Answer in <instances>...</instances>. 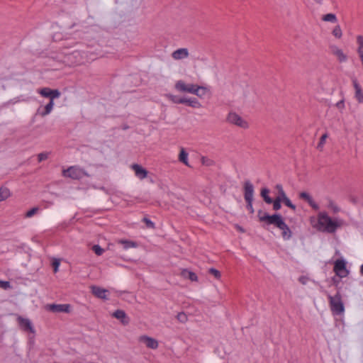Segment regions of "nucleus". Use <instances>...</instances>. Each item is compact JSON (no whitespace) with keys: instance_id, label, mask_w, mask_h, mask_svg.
Instances as JSON below:
<instances>
[{"instance_id":"1","label":"nucleus","mask_w":363,"mask_h":363,"mask_svg":"<svg viewBox=\"0 0 363 363\" xmlns=\"http://www.w3.org/2000/svg\"><path fill=\"white\" fill-rule=\"evenodd\" d=\"M257 218L262 226L274 225L281 230V235L284 240H289L292 236V232L287 224L284 222L283 217L279 213L269 215L262 210L257 211Z\"/></svg>"},{"instance_id":"2","label":"nucleus","mask_w":363,"mask_h":363,"mask_svg":"<svg viewBox=\"0 0 363 363\" xmlns=\"http://www.w3.org/2000/svg\"><path fill=\"white\" fill-rule=\"evenodd\" d=\"M342 225V220H333L326 212H320L318 216L316 228L321 232L334 233Z\"/></svg>"},{"instance_id":"3","label":"nucleus","mask_w":363,"mask_h":363,"mask_svg":"<svg viewBox=\"0 0 363 363\" xmlns=\"http://www.w3.org/2000/svg\"><path fill=\"white\" fill-rule=\"evenodd\" d=\"M327 296L329 301V306L332 314L333 315H340L343 314L345 312V306L340 292L337 291L334 296H331L328 294Z\"/></svg>"},{"instance_id":"4","label":"nucleus","mask_w":363,"mask_h":363,"mask_svg":"<svg viewBox=\"0 0 363 363\" xmlns=\"http://www.w3.org/2000/svg\"><path fill=\"white\" fill-rule=\"evenodd\" d=\"M244 190V199L246 202V208L250 212V213L253 214L255 212L252 202H253V196H254V186L252 184L247 180L244 182L243 186Z\"/></svg>"},{"instance_id":"5","label":"nucleus","mask_w":363,"mask_h":363,"mask_svg":"<svg viewBox=\"0 0 363 363\" xmlns=\"http://www.w3.org/2000/svg\"><path fill=\"white\" fill-rule=\"evenodd\" d=\"M62 174L64 177H69L73 179H80L84 176H87V174L83 169L75 166L69 167L67 169L63 170Z\"/></svg>"},{"instance_id":"6","label":"nucleus","mask_w":363,"mask_h":363,"mask_svg":"<svg viewBox=\"0 0 363 363\" xmlns=\"http://www.w3.org/2000/svg\"><path fill=\"white\" fill-rule=\"evenodd\" d=\"M175 89L180 92H187L190 94L196 93L199 89V85L193 84H186L182 80H179L175 84Z\"/></svg>"},{"instance_id":"7","label":"nucleus","mask_w":363,"mask_h":363,"mask_svg":"<svg viewBox=\"0 0 363 363\" xmlns=\"http://www.w3.org/2000/svg\"><path fill=\"white\" fill-rule=\"evenodd\" d=\"M333 271L340 278L346 277L349 274L346 268V262L343 259H339L335 262Z\"/></svg>"},{"instance_id":"8","label":"nucleus","mask_w":363,"mask_h":363,"mask_svg":"<svg viewBox=\"0 0 363 363\" xmlns=\"http://www.w3.org/2000/svg\"><path fill=\"white\" fill-rule=\"evenodd\" d=\"M227 121L231 124H234L238 127L242 128H248V123L245 121L240 116L235 112H230L228 113Z\"/></svg>"},{"instance_id":"9","label":"nucleus","mask_w":363,"mask_h":363,"mask_svg":"<svg viewBox=\"0 0 363 363\" xmlns=\"http://www.w3.org/2000/svg\"><path fill=\"white\" fill-rule=\"evenodd\" d=\"M17 321H18V323L20 328L23 330H24L26 332H30L32 333H35V330L33 329V327L30 320H28L27 318H24L21 316H18L17 318Z\"/></svg>"},{"instance_id":"10","label":"nucleus","mask_w":363,"mask_h":363,"mask_svg":"<svg viewBox=\"0 0 363 363\" xmlns=\"http://www.w3.org/2000/svg\"><path fill=\"white\" fill-rule=\"evenodd\" d=\"M48 309L53 313H69L70 305L69 304H50L48 305Z\"/></svg>"},{"instance_id":"11","label":"nucleus","mask_w":363,"mask_h":363,"mask_svg":"<svg viewBox=\"0 0 363 363\" xmlns=\"http://www.w3.org/2000/svg\"><path fill=\"white\" fill-rule=\"evenodd\" d=\"M139 341L145 344L146 347L150 349L155 350L158 347V342L147 335H142L139 337Z\"/></svg>"},{"instance_id":"12","label":"nucleus","mask_w":363,"mask_h":363,"mask_svg":"<svg viewBox=\"0 0 363 363\" xmlns=\"http://www.w3.org/2000/svg\"><path fill=\"white\" fill-rule=\"evenodd\" d=\"M91 293L97 298L107 300L108 290L102 289L97 286H92L91 287Z\"/></svg>"},{"instance_id":"13","label":"nucleus","mask_w":363,"mask_h":363,"mask_svg":"<svg viewBox=\"0 0 363 363\" xmlns=\"http://www.w3.org/2000/svg\"><path fill=\"white\" fill-rule=\"evenodd\" d=\"M113 316L121 320L123 325H127L130 323V318L123 310L118 309L113 312Z\"/></svg>"},{"instance_id":"14","label":"nucleus","mask_w":363,"mask_h":363,"mask_svg":"<svg viewBox=\"0 0 363 363\" xmlns=\"http://www.w3.org/2000/svg\"><path fill=\"white\" fill-rule=\"evenodd\" d=\"M299 199L306 201L313 209L318 210L319 208V206L314 201L308 193L305 191L301 192L299 194Z\"/></svg>"},{"instance_id":"15","label":"nucleus","mask_w":363,"mask_h":363,"mask_svg":"<svg viewBox=\"0 0 363 363\" xmlns=\"http://www.w3.org/2000/svg\"><path fill=\"white\" fill-rule=\"evenodd\" d=\"M132 169L134 170L135 176L140 179H143L147 176L148 172L140 164H133Z\"/></svg>"},{"instance_id":"16","label":"nucleus","mask_w":363,"mask_h":363,"mask_svg":"<svg viewBox=\"0 0 363 363\" xmlns=\"http://www.w3.org/2000/svg\"><path fill=\"white\" fill-rule=\"evenodd\" d=\"M352 84L355 89V98L359 103H363V91L356 78L352 79Z\"/></svg>"},{"instance_id":"17","label":"nucleus","mask_w":363,"mask_h":363,"mask_svg":"<svg viewBox=\"0 0 363 363\" xmlns=\"http://www.w3.org/2000/svg\"><path fill=\"white\" fill-rule=\"evenodd\" d=\"M172 56L174 60L184 59L189 56V51L186 48H179L174 51Z\"/></svg>"},{"instance_id":"18","label":"nucleus","mask_w":363,"mask_h":363,"mask_svg":"<svg viewBox=\"0 0 363 363\" xmlns=\"http://www.w3.org/2000/svg\"><path fill=\"white\" fill-rule=\"evenodd\" d=\"M332 52L333 54L337 57L339 62H342L347 60V55H345L343 51L341 49L338 48L337 47L335 46L332 48Z\"/></svg>"},{"instance_id":"19","label":"nucleus","mask_w":363,"mask_h":363,"mask_svg":"<svg viewBox=\"0 0 363 363\" xmlns=\"http://www.w3.org/2000/svg\"><path fill=\"white\" fill-rule=\"evenodd\" d=\"M181 103L186 104L192 108H201V104L196 98L184 99V101H180Z\"/></svg>"},{"instance_id":"20","label":"nucleus","mask_w":363,"mask_h":363,"mask_svg":"<svg viewBox=\"0 0 363 363\" xmlns=\"http://www.w3.org/2000/svg\"><path fill=\"white\" fill-rule=\"evenodd\" d=\"M182 276L185 279H189L191 281H198L197 275L187 269H184L181 272Z\"/></svg>"},{"instance_id":"21","label":"nucleus","mask_w":363,"mask_h":363,"mask_svg":"<svg viewBox=\"0 0 363 363\" xmlns=\"http://www.w3.org/2000/svg\"><path fill=\"white\" fill-rule=\"evenodd\" d=\"M269 192L270 191L267 188H262L260 191V195L262 198L267 204H271L273 202V199L269 196Z\"/></svg>"},{"instance_id":"22","label":"nucleus","mask_w":363,"mask_h":363,"mask_svg":"<svg viewBox=\"0 0 363 363\" xmlns=\"http://www.w3.org/2000/svg\"><path fill=\"white\" fill-rule=\"evenodd\" d=\"M11 196L10 190L6 186L0 187V202L5 201Z\"/></svg>"},{"instance_id":"23","label":"nucleus","mask_w":363,"mask_h":363,"mask_svg":"<svg viewBox=\"0 0 363 363\" xmlns=\"http://www.w3.org/2000/svg\"><path fill=\"white\" fill-rule=\"evenodd\" d=\"M179 160L185 165L190 167L188 162V153L185 151L184 148H182L179 155Z\"/></svg>"},{"instance_id":"24","label":"nucleus","mask_w":363,"mask_h":363,"mask_svg":"<svg viewBox=\"0 0 363 363\" xmlns=\"http://www.w3.org/2000/svg\"><path fill=\"white\" fill-rule=\"evenodd\" d=\"M322 20L323 21L335 23L337 21V17L334 13H328L322 16Z\"/></svg>"},{"instance_id":"25","label":"nucleus","mask_w":363,"mask_h":363,"mask_svg":"<svg viewBox=\"0 0 363 363\" xmlns=\"http://www.w3.org/2000/svg\"><path fill=\"white\" fill-rule=\"evenodd\" d=\"M53 105L54 102L50 101V102L45 106L43 111L40 113V115L42 116H45L46 115L49 114L53 108Z\"/></svg>"},{"instance_id":"26","label":"nucleus","mask_w":363,"mask_h":363,"mask_svg":"<svg viewBox=\"0 0 363 363\" xmlns=\"http://www.w3.org/2000/svg\"><path fill=\"white\" fill-rule=\"evenodd\" d=\"M328 137V135L327 133H324L320 138V141L317 145V148L322 151L323 150V146H324V144L325 143V140L327 139V138Z\"/></svg>"},{"instance_id":"27","label":"nucleus","mask_w":363,"mask_h":363,"mask_svg":"<svg viewBox=\"0 0 363 363\" xmlns=\"http://www.w3.org/2000/svg\"><path fill=\"white\" fill-rule=\"evenodd\" d=\"M332 33L335 38L340 39L342 35V29H341L340 26L339 25H337L336 26H335V28L333 30Z\"/></svg>"},{"instance_id":"28","label":"nucleus","mask_w":363,"mask_h":363,"mask_svg":"<svg viewBox=\"0 0 363 363\" xmlns=\"http://www.w3.org/2000/svg\"><path fill=\"white\" fill-rule=\"evenodd\" d=\"M167 98L174 102V104H182L180 101H184V98H180L177 96L172 95V94H167Z\"/></svg>"},{"instance_id":"29","label":"nucleus","mask_w":363,"mask_h":363,"mask_svg":"<svg viewBox=\"0 0 363 363\" xmlns=\"http://www.w3.org/2000/svg\"><path fill=\"white\" fill-rule=\"evenodd\" d=\"M142 221L145 223L146 225V227L147 228H150V229H155V223L150 220L147 216H145L143 219H142Z\"/></svg>"},{"instance_id":"30","label":"nucleus","mask_w":363,"mask_h":363,"mask_svg":"<svg viewBox=\"0 0 363 363\" xmlns=\"http://www.w3.org/2000/svg\"><path fill=\"white\" fill-rule=\"evenodd\" d=\"M39 93L41 96L50 99L51 89L48 87L43 88L39 91Z\"/></svg>"},{"instance_id":"31","label":"nucleus","mask_w":363,"mask_h":363,"mask_svg":"<svg viewBox=\"0 0 363 363\" xmlns=\"http://www.w3.org/2000/svg\"><path fill=\"white\" fill-rule=\"evenodd\" d=\"M199 89L198 90V91L196 93H194V94H196V96H198L199 97H203L207 93H208V89L207 88L204 87V86H199Z\"/></svg>"},{"instance_id":"32","label":"nucleus","mask_w":363,"mask_h":363,"mask_svg":"<svg viewBox=\"0 0 363 363\" xmlns=\"http://www.w3.org/2000/svg\"><path fill=\"white\" fill-rule=\"evenodd\" d=\"M282 202L284 203V205L291 208L292 211H295L296 210V206L294 203H292V202L288 197L284 199Z\"/></svg>"},{"instance_id":"33","label":"nucleus","mask_w":363,"mask_h":363,"mask_svg":"<svg viewBox=\"0 0 363 363\" xmlns=\"http://www.w3.org/2000/svg\"><path fill=\"white\" fill-rule=\"evenodd\" d=\"M177 319L182 323H184L187 321L188 317L187 315L184 312H180L177 315Z\"/></svg>"},{"instance_id":"34","label":"nucleus","mask_w":363,"mask_h":363,"mask_svg":"<svg viewBox=\"0 0 363 363\" xmlns=\"http://www.w3.org/2000/svg\"><path fill=\"white\" fill-rule=\"evenodd\" d=\"M208 273L213 275L214 277L219 280L221 277V274L220 272V271H218V269H215V268H210L208 269Z\"/></svg>"},{"instance_id":"35","label":"nucleus","mask_w":363,"mask_h":363,"mask_svg":"<svg viewBox=\"0 0 363 363\" xmlns=\"http://www.w3.org/2000/svg\"><path fill=\"white\" fill-rule=\"evenodd\" d=\"M38 211H39L38 207H33L26 213L24 217L25 218H30L33 216H34L35 213H37Z\"/></svg>"},{"instance_id":"36","label":"nucleus","mask_w":363,"mask_h":363,"mask_svg":"<svg viewBox=\"0 0 363 363\" xmlns=\"http://www.w3.org/2000/svg\"><path fill=\"white\" fill-rule=\"evenodd\" d=\"M201 160L202 164L206 165V166L209 167V166H212L214 164L213 160H212L206 157H202Z\"/></svg>"},{"instance_id":"37","label":"nucleus","mask_w":363,"mask_h":363,"mask_svg":"<svg viewBox=\"0 0 363 363\" xmlns=\"http://www.w3.org/2000/svg\"><path fill=\"white\" fill-rule=\"evenodd\" d=\"M282 201H281V199H275L274 200H273V209L274 211H278L281 208V203Z\"/></svg>"},{"instance_id":"38","label":"nucleus","mask_w":363,"mask_h":363,"mask_svg":"<svg viewBox=\"0 0 363 363\" xmlns=\"http://www.w3.org/2000/svg\"><path fill=\"white\" fill-rule=\"evenodd\" d=\"M92 250L95 252V254L99 256L101 255L104 252V250L101 248L99 245H94Z\"/></svg>"},{"instance_id":"39","label":"nucleus","mask_w":363,"mask_h":363,"mask_svg":"<svg viewBox=\"0 0 363 363\" xmlns=\"http://www.w3.org/2000/svg\"><path fill=\"white\" fill-rule=\"evenodd\" d=\"M60 95V92L58 89H51V94H50V100L53 101V100L56 98H58Z\"/></svg>"},{"instance_id":"40","label":"nucleus","mask_w":363,"mask_h":363,"mask_svg":"<svg viewBox=\"0 0 363 363\" xmlns=\"http://www.w3.org/2000/svg\"><path fill=\"white\" fill-rule=\"evenodd\" d=\"M49 153L48 152H41L38 155V162H41L48 158Z\"/></svg>"},{"instance_id":"41","label":"nucleus","mask_w":363,"mask_h":363,"mask_svg":"<svg viewBox=\"0 0 363 363\" xmlns=\"http://www.w3.org/2000/svg\"><path fill=\"white\" fill-rule=\"evenodd\" d=\"M60 262L57 259H55L52 263V265L53 267L54 272L56 273L58 271V268L60 266Z\"/></svg>"},{"instance_id":"42","label":"nucleus","mask_w":363,"mask_h":363,"mask_svg":"<svg viewBox=\"0 0 363 363\" xmlns=\"http://www.w3.org/2000/svg\"><path fill=\"white\" fill-rule=\"evenodd\" d=\"M10 282L7 281H1L0 280V287L4 289H7L10 288Z\"/></svg>"},{"instance_id":"43","label":"nucleus","mask_w":363,"mask_h":363,"mask_svg":"<svg viewBox=\"0 0 363 363\" xmlns=\"http://www.w3.org/2000/svg\"><path fill=\"white\" fill-rule=\"evenodd\" d=\"M286 195L284 191L278 192V196L276 197V199H280L281 201H282L284 199L286 198Z\"/></svg>"},{"instance_id":"44","label":"nucleus","mask_w":363,"mask_h":363,"mask_svg":"<svg viewBox=\"0 0 363 363\" xmlns=\"http://www.w3.org/2000/svg\"><path fill=\"white\" fill-rule=\"evenodd\" d=\"M122 243H125L126 245H125V247H135V242H131V241H127V240H122L121 241Z\"/></svg>"},{"instance_id":"45","label":"nucleus","mask_w":363,"mask_h":363,"mask_svg":"<svg viewBox=\"0 0 363 363\" xmlns=\"http://www.w3.org/2000/svg\"><path fill=\"white\" fill-rule=\"evenodd\" d=\"M336 106L340 108V109H342L345 108V102H344V100H341L340 101H338L337 104H336Z\"/></svg>"},{"instance_id":"46","label":"nucleus","mask_w":363,"mask_h":363,"mask_svg":"<svg viewBox=\"0 0 363 363\" xmlns=\"http://www.w3.org/2000/svg\"><path fill=\"white\" fill-rule=\"evenodd\" d=\"M298 280L302 284H306L308 281V278L306 277L301 276L299 277Z\"/></svg>"},{"instance_id":"47","label":"nucleus","mask_w":363,"mask_h":363,"mask_svg":"<svg viewBox=\"0 0 363 363\" xmlns=\"http://www.w3.org/2000/svg\"><path fill=\"white\" fill-rule=\"evenodd\" d=\"M330 206L334 213H337L340 211V208L337 206L333 205L332 203Z\"/></svg>"},{"instance_id":"48","label":"nucleus","mask_w":363,"mask_h":363,"mask_svg":"<svg viewBox=\"0 0 363 363\" xmlns=\"http://www.w3.org/2000/svg\"><path fill=\"white\" fill-rule=\"evenodd\" d=\"M276 189L278 190V192H280V191H284L283 187H282V185H281V184H277L276 185Z\"/></svg>"},{"instance_id":"49","label":"nucleus","mask_w":363,"mask_h":363,"mask_svg":"<svg viewBox=\"0 0 363 363\" xmlns=\"http://www.w3.org/2000/svg\"><path fill=\"white\" fill-rule=\"evenodd\" d=\"M314 1L318 4H322L323 1V0H314Z\"/></svg>"},{"instance_id":"50","label":"nucleus","mask_w":363,"mask_h":363,"mask_svg":"<svg viewBox=\"0 0 363 363\" xmlns=\"http://www.w3.org/2000/svg\"><path fill=\"white\" fill-rule=\"evenodd\" d=\"M360 273L363 275V264L360 267Z\"/></svg>"},{"instance_id":"51","label":"nucleus","mask_w":363,"mask_h":363,"mask_svg":"<svg viewBox=\"0 0 363 363\" xmlns=\"http://www.w3.org/2000/svg\"><path fill=\"white\" fill-rule=\"evenodd\" d=\"M238 228L239 229V230H240V231H241V232H242V233L244 232V229H243L242 228H241V227L238 226Z\"/></svg>"},{"instance_id":"52","label":"nucleus","mask_w":363,"mask_h":363,"mask_svg":"<svg viewBox=\"0 0 363 363\" xmlns=\"http://www.w3.org/2000/svg\"><path fill=\"white\" fill-rule=\"evenodd\" d=\"M128 125H125V126L123 128V130H126V129H128Z\"/></svg>"},{"instance_id":"53","label":"nucleus","mask_w":363,"mask_h":363,"mask_svg":"<svg viewBox=\"0 0 363 363\" xmlns=\"http://www.w3.org/2000/svg\"><path fill=\"white\" fill-rule=\"evenodd\" d=\"M333 281H334V283H337V281H335V278H333Z\"/></svg>"}]
</instances>
